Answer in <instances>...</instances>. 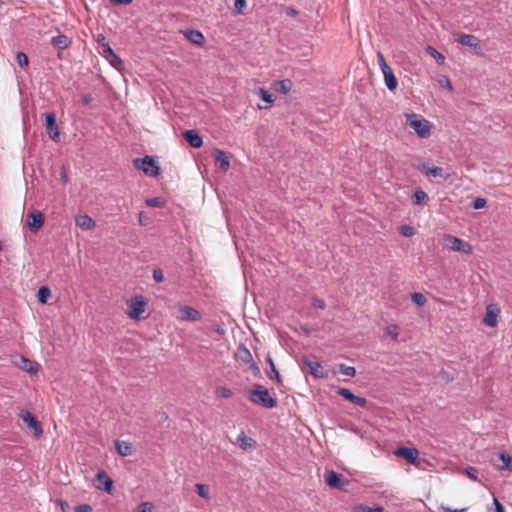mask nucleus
Returning a JSON list of instances; mask_svg holds the SVG:
<instances>
[{
  "label": "nucleus",
  "instance_id": "obj_1",
  "mask_svg": "<svg viewBox=\"0 0 512 512\" xmlns=\"http://www.w3.org/2000/svg\"><path fill=\"white\" fill-rule=\"evenodd\" d=\"M250 400L255 403L262 405L265 408H274L277 406V400L270 396L269 390L262 385L255 384L251 391Z\"/></svg>",
  "mask_w": 512,
  "mask_h": 512
},
{
  "label": "nucleus",
  "instance_id": "obj_2",
  "mask_svg": "<svg viewBox=\"0 0 512 512\" xmlns=\"http://www.w3.org/2000/svg\"><path fill=\"white\" fill-rule=\"evenodd\" d=\"M377 60H378L380 69L384 75V80H385V84H386L387 88L390 91L396 90V88L398 86L397 78L394 75L392 68L387 64V62L381 52H378Z\"/></svg>",
  "mask_w": 512,
  "mask_h": 512
},
{
  "label": "nucleus",
  "instance_id": "obj_3",
  "mask_svg": "<svg viewBox=\"0 0 512 512\" xmlns=\"http://www.w3.org/2000/svg\"><path fill=\"white\" fill-rule=\"evenodd\" d=\"M407 124L415 131V133L422 138L430 135V125L426 119H419L414 113L407 114Z\"/></svg>",
  "mask_w": 512,
  "mask_h": 512
},
{
  "label": "nucleus",
  "instance_id": "obj_4",
  "mask_svg": "<svg viewBox=\"0 0 512 512\" xmlns=\"http://www.w3.org/2000/svg\"><path fill=\"white\" fill-rule=\"evenodd\" d=\"M44 116H45L44 126H45L46 133L49 135V137L53 141H55V142L60 141V131H59V127L57 124L56 114L54 112H46L44 114Z\"/></svg>",
  "mask_w": 512,
  "mask_h": 512
},
{
  "label": "nucleus",
  "instance_id": "obj_5",
  "mask_svg": "<svg viewBox=\"0 0 512 512\" xmlns=\"http://www.w3.org/2000/svg\"><path fill=\"white\" fill-rule=\"evenodd\" d=\"M20 418L33 432L34 436L40 437L43 434V429L37 418L28 410H21L19 413Z\"/></svg>",
  "mask_w": 512,
  "mask_h": 512
},
{
  "label": "nucleus",
  "instance_id": "obj_6",
  "mask_svg": "<svg viewBox=\"0 0 512 512\" xmlns=\"http://www.w3.org/2000/svg\"><path fill=\"white\" fill-rule=\"evenodd\" d=\"M101 54L116 69L121 70L123 68L122 59L114 52L108 43L102 44Z\"/></svg>",
  "mask_w": 512,
  "mask_h": 512
},
{
  "label": "nucleus",
  "instance_id": "obj_7",
  "mask_svg": "<svg viewBox=\"0 0 512 512\" xmlns=\"http://www.w3.org/2000/svg\"><path fill=\"white\" fill-rule=\"evenodd\" d=\"M418 168L428 177L440 178L443 180H446L448 177V174H446L442 168L433 166L430 162H421Z\"/></svg>",
  "mask_w": 512,
  "mask_h": 512
},
{
  "label": "nucleus",
  "instance_id": "obj_8",
  "mask_svg": "<svg viewBox=\"0 0 512 512\" xmlns=\"http://www.w3.org/2000/svg\"><path fill=\"white\" fill-rule=\"evenodd\" d=\"M446 241L450 243V249L453 251L463 252L465 254L472 253L471 245L458 237L448 235Z\"/></svg>",
  "mask_w": 512,
  "mask_h": 512
},
{
  "label": "nucleus",
  "instance_id": "obj_9",
  "mask_svg": "<svg viewBox=\"0 0 512 512\" xmlns=\"http://www.w3.org/2000/svg\"><path fill=\"white\" fill-rule=\"evenodd\" d=\"M14 364L29 374H36L39 370V364L37 362L29 360L24 356H17L14 360Z\"/></svg>",
  "mask_w": 512,
  "mask_h": 512
},
{
  "label": "nucleus",
  "instance_id": "obj_10",
  "mask_svg": "<svg viewBox=\"0 0 512 512\" xmlns=\"http://www.w3.org/2000/svg\"><path fill=\"white\" fill-rule=\"evenodd\" d=\"M394 454L414 465L419 458V451L414 447H399L395 450Z\"/></svg>",
  "mask_w": 512,
  "mask_h": 512
},
{
  "label": "nucleus",
  "instance_id": "obj_11",
  "mask_svg": "<svg viewBox=\"0 0 512 512\" xmlns=\"http://www.w3.org/2000/svg\"><path fill=\"white\" fill-rule=\"evenodd\" d=\"M500 314V309L496 304H490L486 307L485 317L483 322L488 327H496L497 326V318Z\"/></svg>",
  "mask_w": 512,
  "mask_h": 512
},
{
  "label": "nucleus",
  "instance_id": "obj_12",
  "mask_svg": "<svg viewBox=\"0 0 512 512\" xmlns=\"http://www.w3.org/2000/svg\"><path fill=\"white\" fill-rule=\"evenodd\" d=\"M145 306L146 303L142 297H135L129 305V316L132 319H139L145 311Z\"/></svg>",
  "mask_w": 512,
  "mask_h": 512
},
{
  "label": "nucleus",
  "instance_id": "obj_13",
  "mask_svg": "<svg viewBox=\"0 0 512 512\" xmlns=\"http://www.w3.org/2000/svg\"><path fill=\"white\" fill-rule=\"evenodd\" d=\"M137 170L142 171L146 176L155 177L160 173L157 162H134Z\"/></svg>",
  "mask_w": 512,
  "mask_h": 512
},
{
  "label": "nucleus",
  "instance_id": "obj_14",
  "mask_svg": "<svg viewBox=\"0 0 512 512\" xmlns=\"http://www.w3.org/2000/svg\"><path fill=\"white\" fill-rule=\"evenodd\" d=\"M97 489L104 490L107 493H111L113 489V480L107 475L104 470L98 471L96 474Z\"/></svg>",
  "mask_w": 512,
  "mask_h": 512
},
{
  "label": "nucleus",
  "instance_id": "obj_15",
  "mask_svg": "<svg viewBox=\"0 0 512 512\" xmlns=\"http://www.w3.org/2000/svg\"><path fill=\"white\" fill-rule=\"evenodd\" d=\"M303 365H305L310 373L317 378H324L326 376V373L324 372V369L322 365L317 361H312L308 358H304L302 360Z\"/></svg>",
  "mask_w": 512,
  "mask_h": 512
},
{
  "label": "nucleus",
  "instance_id": "obj_16",
  "mask_svg": "<svg viewBox=\"0 0 512 512\" xmlns=\"http://www.w3.org/2000/svg\"><path fill=\"white\" fill-rule=\"evenodd\" d=\"M27 224L32 231L39 230L44 224V216L39 211H34L28 215Z\"/></svg>",
  "mask_w": 512,
  "mask_h": 512
},
{
  "label": "nucleus",
  "instance_id": "obj_17",
  "mask_svg": "<svg viewBox=\"0 0 512 512\" xmlns=\"http://www.w3.org/2000/svg\"><path fill=\"white\" fill-rule=\"evenodd\" d=\"M338 394L340 396H342L343 398H345L346 400L360 406V407H364L367 403L366 399L363 398V397H360V396H357L355 394H353L349 389L347 388H340L338 390Z\"/></svg>",
  "mask_w": 512,
  "mask_h": 512
},
{
  "label": "nucleus",
  "instance_id": "obj_18",
  "mask_svg": "<svg viewBox=\"0 0 512 512\" xmlns=\"http://www.w3.org/2000/svg\"><path fill=\"white\" fill-rule=\"evenodd\" d=\"M180 318L185 321H199L201 314L198 310L191 306H183L180 308Z\"/></svg>",
  "mask_w": 512,
  "mask_h": 512
},
{
  "label": "nucleus",
  "instance_id": "obj_19",
  "mask_svg": "<svg viewBox=\"0 0 512 512\" xmlns=\"http://www.w3.org/2000/svg\"><path fill=\"white\" fill-rule=\"evenodd\" d=\"M183 137L193 148H200L203 144L202 137L196 130H186Z\"/></svg>",
  "mask_w": 512,
  "mask_h": 512
},
{
  "label": "nucleus",
  "instance_id": "obj_20",
  "mask_svg": "<svg viewBox=\"0 0 512 512\" xmlns=\"http://www.w3.org/2000/svg\"><path fill=\"white\" fill-rule=\"evenodd\" d=\"M237 444L244 451H251L255 448L256 442L251 437H248L244 431H241L237 436Z\"/></svg>",
  "mask_w": 512,
  "mask_h": 512
},
{
  "label": "nucleus",
  "instance_id": "obj_21",
  "mask_svg": "<svg viewBox=\"0 0 512 512\" xmlns=\"http://www.w3.org/2000/svg\"><path fill=\"white\" fill-rule=\"evenodd\" d=\"M75 223L84 230H91L95 227V221L87 214H80L75 217Z\"/></svg>",
  "mask_w": 512,
  "mask_h": 512
},
{
  "label": "nucleus",
  "instance_id": "obj_22",
  "mask_svg": "<svg viewBox=\"0 0 512 512\" xmlns=\"http://www.w3.org/2000/svg\"><path fill=\"white\" fill-rule=\"evenodd\" d=\"M184 35L193 44L201 46L204 43V36L199 30L188 29L184 32Z\"/></svg>",
  "mask_w": 512,
  "mask_h": 512
},
{
  "label": "nucleus",
  "instance_id": "obj_23",
  "mask_svg": "<svg viewBox=\"0 0 512 512\" xmlns=\"http://www.w3.org/2000/svg\"><path fill=\"white\" fill-rule=\"evenodd\" d=\"M236 358L238 361L248 364L252 362V354L243 344L239 345L236 352Z\"/></svg>",
  "mask_w": 512,
  "mask_h": 512
},
{
  "label": "nucleus",
  "instance_id": "obj_24",
  "mask_svg": "<svg viewBox=\"0 0 512 512\" xmlns=\"http://www.w3.org/2000/svg\"><path fill=\"white\" fill-rule=\"evenodd\" d=\"M457 42L469 47L476 48L479 46V39L472 34H460L457 38Z\"/></svg>",
  "mask_w": 512,
  "mask_h": 512
},
{
  "label": "nucleus",
  "instance_id": "obj_25",
  "mask_svg": "<svg viewBox=\"0 0 512 512\" xmlns=\"http://www.w3.org/2000/svg\"><path fill=\"white\" fill-rule=\"evenodd\" d=\"M51 44L58 49H66L70 46L71 40L68 36L64 34H60L52 37Z\"/></svg>",
  "mask_w": 512,
  "mask_h": 512
},
{
  "label": "nucleus",
  "instance_id": "obj_26",
  "mask_svg": "<svg viewBox=\"0 0 512 512\" xmlns=\"http://www.w3.org/2000/svg\"><path fill=\"white\" fill-rule=\"evenodd\" d=\"M115 449L121 456H129L132 454V445L126 441L117 440L115 442Z\"/></svg>",
  "mask_w": 512,
  "mask_h": 512
},
{
  "label": "nucleus",
  "instance_id": "obj_27",
  "mask_svg": "<svg viewBox=\"0 0 512 512\" xmlns=\"http://www.w3.org/2000/svg\"><path fill=\"white\" fill-rule=\"evenodd\" d=\"M325 482L334 488H339L341 484V476L335 471H329L325 475Z\"/></svg>",
  "mask_w": 512,
  "mask_h": 512
},
{
  "label": "nucleus",
  "instance_id": "obj_28",
  "mask_svg": "<svg viewBox=\"0 0 512 512\" xmlns=\"http://www.w3.org/2000/svg\"><path fill=\"white\" fill-rule=\"evenodd\" d=\"M292 81L290 79H284L280 81H276L274 83V88L277 92L282 94H288L292 89Z\"/></svg>",
  "mask_w": 512,
  "mask_h": 512
},
{
  "label": "nucleus",
  "instance_id": "obj_29",
  "mask_svg": "<svg viewBox=\"0 0 512 512\" xmlns=\"http://www.w3.org/2000/svg\"><path fill=\"white\" fill-rule=\"evenodd\" d=\"M498 456L502 461V465H499L498 469L512 471V457L504 451L499 452Z\"/></svg>",
  "mask_w": 512,
  "mask_h": 512
},
{
  "label": "nucleus",
  "instance_id": "obj_30",
  "mask_svg": "<svg viewBox=\"0 0 512 512\" xmlns=\"http://www.w3.org/2000/svg\"><path fill=\"white\" fill-rule=\"evenodd\" d=\"M429 201L427 193L423 190H416L413 194V204L425 205Z\"/></svg>",
  "mask_w": 512,
  "mask_h": 512
},
{
  "label": "nucleus",
  "instance_id": "obj_31",
  "mask_svg": "<svg viewBox=\"0 0 512 512\" xmlns=\"http://www.w3.org/2000/svg\"><path fill=\"white\" fill-rule=\"evenodd\" d=\"M51 297V290L47 286H42L37 292V299L41 304H46Z\"/></svg>",
  "mask_w": 512,
  "mask_h": 512
},
{
  "label": "nucleus",
  "instance_id": "obj_32",
  "mask_svg": "<svg viewBox=\"0 0 512 512\" xmlns=\"http://www.w3.org/2000/svg\"><path fill=\"white\" fill-rule=\"evenodd\" d=\"M267 362L269 363V366H270V371L267 372L268 378L271 379V380L276 379V381L278 383H280L281 382V376H280L278 370L276 369V366H275L272 358L268 357Z\"/></svg>",
  "mask_w": 512,
  "mask_h": 512
},
{
  "label": "nucleus",
  "instance_id": "obj_33",
  "mask_svg": "<svg viewBox=\"0 0 512 512\" xmlns=\"http://www.w3.org/2000/svg\"><path fill=\"white\" fill-rule=\"evenodd\" d=\"M195 488H196V493L204 498V499H209L210 498V488L208 485L206 484H201V483H197L195 485Z\"/></svg>",
  "mask_w": 512,
  "mask_h": 512
},
{
  "label": "nucleus",
  "instance_id": "obj_34",
  "mask_svg": "<svg viewBox=\"0 0 512 512\" xmlns=\"http://www.w3.org/2000/svg\"><path fill=\"white\" fill-rule=\"evenodd\" d=\"M338 371L348 377H354L356 375V369L353 366H347L344 363L338 365Z\"/></svg>",
  "mask_w": 512,
  "mask_h": 512
},
{
  "label": "nucleus",
  "instance_id": "obj_35",
  "mask_svg": "<svg viewBox=\"0 0 512 512\" xmlns=\"http://www.w3.org/2000/svg\"><path fill=\"white\" fill-rule=\"evenodd\" d=\"M426 52L430 56H432L437 61V63H439V64L444 63L445 57L440 52H438L434 47L428 45L426 47Z\"/></svg>",
  "mask_w": 512,
  "mask_h": 512
},
{
  "label": "nucleus",
  "instance_id": "obj_36",
  "mask_svg": "<svg viewBox=\"0 0 512 512\" xmlns=\"http://www.w3.org/2000/svg\"><path fill=\"white\" fill-rule=\"evenodd\" d=\"M355 512H383L384 508L382 506H377L374 508H371L369 506L360 504L354 508Z\"/></svg>",
  "mask_w": 512,
  "mask_h": 512
},
{
  "label": "nucleus",
  "instance_id": "obj_37",
  "mask_svg": "<svg viewBox=\"0 0 512 512\" xmlns=\"http://www.w3.org/2000/svg\"><path fill=\"white\" fill-rule=\"evenodd\" d=\"M411 299L418 306H424L427 302L425 295L419 292L412 293Z\"/></svg>",
  "mask_w": 512,
  "mask_h": 512
},
{
  "label": "nucleus",
  "instance_id": "obj_38",
  "mask_svg": "<svg viewBox=\"0 0 512 512\" xmlns=\"http://www.w3.org/2000/svg\"><path fill=\"white\" fill-rule=\"evenodd\" d=\"M146 205L149 207H164L165 201L161 197H153L146 200Z\"/></svg>",
  "mask_w": 512,
  "mask_h": 512
},
{
  "label": "nucleus",
  "instance_id": "obj_39",
  "mask_svg": "<svg viewBox=\"0 0 512 512\" xmlns=\"http://www.w3.org/2000/svg\"><path fill=\"white\" fill-rule=\"evenodd\" d=\"M259 96H260V98H261L263 101H265L266 103L271 104V103H273V102H274V97H273V95H272L269 91H267L266 89H264V88H260V89H259Z\"/></svg>",
  "mask_w": 512,
  "mask_h": 512
},
{
  "label": "nucleus",
  "instance_id": "obj_40",
  "mask_svg": "<svg viewBox=\"0 0 512 512\" xmlns=\"http://www.w3.org/2000/svg\"><path fill=\"white\" fill-rule=\"evenodd\" d=\"M17 63L20 67H27L29 64L28 57L24 52H18L16 55Z\"/></svg>",
  "mask_w": 512,
  "mask_h": 512
},
{
  "label": "nucleus",
  "instance_id": "obj_41",
  "mask_svg": "<svg viewBox=\"0 0 512 512\" xmlns=\"http://www.w3.org/2000/svg\"><path fill=\"white\" fill-rule=\"evenodd\" d=\"M486 204V199L481 197H477L471 202V206L476 210L484 208Z\"/></svg>",
  "mask_w": 512,
  "mask_h": 512
},
{
  "label": "nucleus",
  "instance_id": "obj_42",
  "mask_svg": "<svg viewBox=\"0 0 512 512\" xmlns=\"http://www.w3.org/2000/svg\"><path fill=\"white\" fill-rule=\"evenodd\" d=\"M400 232L405 237H412L415 234V228L409 225H402L400 227Z\"/></svg>",
  "mask_w": 512,
  "mask_h": 512
},
{
  "label": "nucleus",
  "instance_id": "obj_43",
  "mask_svg": "<svg viewBox=\"0 0 512 512\" xmlns=\"http://www.w3.org/2000/svg\"><path fill=\"white\" fill-rule=\"evenodd\" d=\"M216 394L222 398H230L233 395L232 391L226 387H218Z\"/></svg>",
  "mask_w": 512,
  "mask_h": 512
},
{
  "label": "nucleus",
  "instance_id": "obj_44",
  "mask_svg": "<svg viewBox=\"0 0 512 512\" xmlns=\"http://www.w3.org/2000/svg\"><path fill=\"white\" fill-rule=\"evenodd\" d=\"M386 334L391 336L394 340L398 338L399 335V329L397 325H389L386 328Z\"/></svg>",
  "mask_w": 512,
  "mask_h": 512
},
{
  "label": "nucleus",
  "instance_id": "obj_45",
  "mask_svg": "<svg viewBox=\"0 0 512 512\" xmlns=\"http://www.w3.org/2000/svg\"><path fill=\"white\" fill-rule=\"evenodd\" d=\"M212 157L214 160H228V156L226 152L220 150V149H214L212 152Z\"/></svg>",
  "mask_w": 512,
  "mask_h": 512
},
{
  "label": "nucleus",
  "instance_id": "obj_46",
  "mask_svg": "<svg viewBox=\"0 0 512 512\" xmlns=\"http://www.w3.org/2000/svg\"><path fill=\"white\" fill-rule=\"evenodd\" d=\"M136 512H153V505L150 502H143L138 505Z\"/></svg>",
  "mask_w": 512,
  "mask_h": 512
},
{
  "label": "nucleus",
  "instance_id": "obj_47",
  "mask_svg": "<svg viewBox=\"0 0 512 512\" xmlns=\"http://www.w3.org/2000/svg\"><path fill=\"white\" fill-rule=\"evenodd\" d=\"M247 2L246 0H235L234 9L237 13H242L246 8Z\"/></svg>",
  "mask_w": 512,
  "mask_h": 512
},
{
  "label": "nucleus",
  "instance_id": "obj_48",
  "mask_svg": "<svg viewBox=\"0 0 512 512\" xmlns=\"http://www.w3.org/2000/svg\"><path fill=\"white\" fill-rule=\"evenodd\" d=\"M466 474L467 476L476 481L478 479V470L475 467L469 466L466 468Z\"/></svg>",
  "mask_w": 512,
  "mask_h": 512
},
{
  "label": "nucleus",
  "instance_id": "obj_49",
  "mask_svg": "<svg viewBox=\"0 0 512 512\" xmlns=\"http://www.w3.org/2000/svg\"><path fill=\"white\" fill-rule=\"evenodd\" d=\"M153 279L155 282L160 283L164 280L163 271L159 268L153 270Z\"/></svg>",
  "mask_w": 512,
  "mask_h": 512
},
{
  "label": "nucleus",
  "instance_id": "obj_50",
  "mask_svg": "<svg viewBox=\"0 0 512 512\" xmlns=\"http://www.w3.org/2000/svg\"><path fill=\"white\" fill-rule=\"evenodd\" d=\"M76 512H91L92 507L89 504H80L75 507Z\"/></svg>",
  "mask_w": 512,
  "mask_h": 512
},
{
  "label": "nucleus",
  "instance_id": "obj_51",
  "mask_svg": "<svg viewBox=\"0 0 512 512\" xmlns=\"http://www.w3.org/2000/svg\"><path fill=\"white\" fill-rule=\"evenodd\" d=\"M313 306L319 309H324L326 307L325 301L319 298L313 299Z\"/></svg>",
  "mask_w": 512,
  "mask_h": 512
},
{
  "label": "nucleus",
  "instance_id": "obj_52",
  "mask_svg": "<svg viewBox=\"0 0 512 512\" xmlns=\"http://www.w3.org/2000/svg\"><path fill=\"white\" fill-rule=\"evenodd\" d=\"M93 101V97L91 94H84L82 96V103L84 105H88L89 103H91Z\"/></svg>",
  "mask_w": 512,
  "mask_h": 512
},
{
  "label": "nucleus",
  "instance_id": "obj_53",
  "mask_svg": "<svg viewBox=\"0 0 512 512\" xmlns=\"http://www.w3.org/2000/svg\"><path fill=\"white\" fill-rule=\"evenodd\" d=\"M494 504H495V512H505L504 507L502 504L498 501L497 498H494Z\"/></svg>",
  "mask_w": 512,
  "mask_h": 512
},
{
  "label": "nucleus",
  "instance_id": "obj_54",
  "mask_svg": "<svg viewBox=\"0 0 512 512\" xmlns=\"http://www.w3.org/2000/svg\"><path fill=\"white\" fill-rule=\"evenodd\" d=\"M115 5H128L133 2V0H110Z\"/></svg>",
  "mask_w": 512,
  "mask_h": 512
},
{
  "label": "nucleus",
  "instance_id": "obj_55",
  "mask_svg": "<svg viewBox=\"0 0 512 512\" xmlns=\"http://www.w3.org/2000/svg\"><path fill=\"white\" fill-rule=\"evenodd\" d=\"M298 14V11L293 7H288L286 9V15L289 17H294Z\"/></svg>",
  "mask_w": 512,
  "mask_h": 512
},
{
  "label": "nucleus",
  "instance_id": "obj_56",
  "mask_svg": "<svg viewBox=\"0 0 512 512\" xmlns=\"http://www.w3.org/2000/svg\"><path fill=\"white\" fill-rule=\"evenodd\" d=\"M440 84L443 86V87H446L448 88L449 90H452L453 87H452V84L451 82L449 81L448 78H444L443 81H440Z\"/></svg>",
  "mask_w": 512,
  "mask_h": 512
},
{
  "label": "nucleus",
  "instance_id": "obj_57",
  "mask_svg": "<svg viewBox=\"0 0 512 512\" xmlns=\"http://www.w3.org/2000/svg\"><path fill=\"white\" fill-rule=\"evenodd\" d=\"M219 163H220L219 169L222 172H226L230 168V162H219Z\"/></svg>",
  "mask_w": 512,
  "mask_h": 512
},
{
  "label": "nucleus",
  "instance_id": "obj_58",
  "mask_svg": "<svg viewBox=\"0 0 512 512\" xmlns=\"http://www.w3.org/2000/svg\"><path fill=\"white\" fill-rule=\"evenodd\" d=\"M444 512H465L466 509H452L450 507H443Z\"/></svg>",
  "mask_w": 512,
  "mask_h": 512
},
{
  "label": "nucleus",
  "instance_id": "obj_59",
  "mask_svg": "<svg viewBox=\"0 0 512 512\" xmlns=\"http://www.w3.org/2000/svg\"><path fill=\"white\" fill-rule=\"evenodd\" d=\"M134 160H145V161H148V160H155V158L153 156H145L143 158H135Z\"/></svg>",
  "mask_w": 512,
  "mask_h": 512
},
{
  "label": "nucleus",
  "instance_id": "obj_60",
  "mask_svg": "<svg viewBox=\"0 0 512 512\" xmlns=\"http://www.w3.org/2000/svg\"><path fill=\"white\" fill-rule=\"evenodd\" d=\"M104 40H105V37L103 35H99L98 36V40L97 41H98L99 44L102 45L103 43H105Z\"/></svg>",
  "mask_w": 512,
  "mask_h": 512
},
{
  "label": "nucleus",
  "instance_id": "obj_61",
  "mask_svg": "<svg viewBox=\"0 0 512 512\" xmlns=\"http://www.w3.org/2000/svg\"><path fill=\"white\" fill-rule=\"evenodd\" d=\"M62 181L64 184H66L68 182V178L64 172L62 173Z\"/></svg>",
  "mask_w": 512,
  "mask_h": 512
},
{
  "label": "nucleus",
  "instance_id": "obj_62",
  "mask_svg": "<svg viewBox=\"0 0 512 512\" xmlns=\"http://www.w3.org/2000/svg\"><path fill=\"white\" fill-rule=\"evenodd\" d=\"M251 368H252L255 372L259 373V368L256 366V364H254V363H253V364H252V366H251Z\"/></svg>",
  "mask_w": 512,
  "mask_h": 512
}]
</instances>
